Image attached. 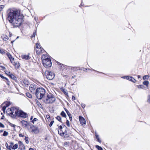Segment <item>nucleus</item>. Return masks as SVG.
<instances>
[{"instance_id": "59", "label": "nucleus", "mask_w": 150, "mask_h": 150, "mask_svg": "<svg viewBox=\"0 0 150 150\" xmlns=\"http://www.w3.org/2000/svg\"><path fill=\"white\" fill-rule=\"evenodd\" d=\"M58 65L59 66H60V67H62V65H63V64H61V63H58Z\"/></svg>"}, {"instance_id": "51", "label": "nucleus", "mask_w": 150, "mask_h": 150, "mask_svg": "<svg viewBox=\"0 0 150 150\" xmlns=\"http://www.w3.org/2000/svg\"><path fill=\"white\" fill-rule=\"evenodd\" d=\"M4 79H5L8 82V83H7V84H8V85H9V83H10V81H9L8 79L7 78H6V77H5V78Z\"/></svg>"}, {"instance_id": "58", "label": "nucleus", "mask_w": 150, "mask_h": 150, "mask_svg": "<svg viewBox=\"0 0 150 150\" xmlns=\"http://www.w3.org/2000/svg\"><path fill=\"white\" fill-rule=\"evenodd\" d=\"M19 136L20 137H23L24 135H23L22 134H19Z\"/></svg>"}, {"instance_id": "21", "label": "nucleus", "mask_w": 150, "mask_h": 150, "mask_svg": "<svg viewBox=\"0 0 150 150\" xmlns=\"http://www.w3.org/2000/svg\"><path fill=\"white\" fill-rule=\"evenodd\" d=\"M42 60H46L50 59L47 56H45L44 55H43L42 56Z\"/></svg>"}, {"instance_id": "15", "label": "nucleus", "mask_w": 150, "mask_h": 150, "mask_svg": "<svg viewBox=\"0 0 150 150\" xmlns=\"http://www.w3.org/2000/svg\"><path fill=\"white\" fill-rule=\"evenodd\" d=\"M18 143L19 144V146H20V148H21V149H25V147L24 146V145L23 144V143L21 141H19L18 142Z\"/></svg>"}, {"instance_id": "32", "label": "nucleus", "mask_w": 150, "mask_h": 150, "mask_svg": "<svg viewBox=\"0 0 150 150\" xmlns=\"http://www.w3.org/2000/svg\"><path fill=\"white\" fill-rule=\"evenodd\" d=\"M4 72L6 74L8 75L9 76V75H11V74L10 72L8 71H5Z\"/></svg>"}, {"instance_id": "50", "label": "nucleus", "mask_w": 150, "mask_h": 150, "mask_svg": "<svg viewBox=\"0 0 150 150\" xmlns=\"http://www.w3.org/2000/svg\"><path fill=\"white\" fill-rule=\"evenodd\" d=\"M4 79H5L8 82V83H7V84H8V85H9V83H10V81H9L8 79L7 78H6V77H5V78Z\"/></svg>"}, {"instance_id": "62", "label": "nucleus", "mask_w": 150, "mask_h": 150, "mask_svg": "<svg viewBox=\"0 0 150 150\" xmlns=\"http://www.w3.org/2000/svg\"><path fill=\"white\" fill-rule=\"evenodd\" d=\"M3 131V130H0V133L2 132Z\"/></svg>"}, {"instance_id": "61", "label": "nucleus", "mask_w": 150, "mask_h": 150, "mask_svg": "<svg viewBox=\"0 0 150 150\" xmlns=\"http://www.w3.org/2000/svg\"><path fill=\"white\" fill-rule=\"evenodd\" d=\"M10 144H11L10 145H11V146H12V145H13V142H10Z\"/></svg>"}, {"instance_id": "30", "label": "nucleus", "mask_w": 150, "mask_h": 150, "mask_svg": "<svg viewBox=\"0 0 150 150\" xmlns=\"http://www.w3.org/2000/svg\"><path fill=\"white\" fill-rule=\"evenodd\" d=\"M36 53L38 54L40 53L41 51V49L40 48V49H36Z\"/></svg>"}, {"instance_id": "11", "label": "nucleus", "mask_w": 150, "mask_h": 150, "mask_svg": "<svg viewBox=\"0 0 150 150\" xmlns=\"http://www.w3.org/2000/svg\"><path fill=\"white\" fill-rule=\"evenodd\" d=\"M21 123L22 124V126L25 128H27L28 125H30V122L24 120L21 121Z\"/></svg>"}, {"instance_id": "7", "label": "nucleus", "mask_w": 150, "mask_h": 150, "mask_svg": "<svg viewBox=\"0 0 150 150\" xmlns=\"http://www.w3.org/2000/svg\"><path fill=\"white\" fill-rule=\"evenodd\" d=\"M46 76L47 79L49 80H52L54 77V75L53 73L49 71L45 72Z\"/></svg>"}, {"instance_id": "3", "label": "nucleus", "mask_w": 150, "mask_h": 150, "mask_svg": "<svg viewBox=\"0 0 150 150\" xmlns=\"http://www.w3.org/2000/svg\"><path fill=\"white\" fill-rule=\"evenodd\" d=\"M45 93V90L42 88H39L36 89L35 94L38 99H41Z\"/></svg>"}, {"instance_id": "9", "label": "nucleus", "mask_w": 150, "mask_h": 150, "mask_svg": "<svg viewBox=\"0 0 150 150\" xmlns=\"http://www.w3.org/2000/svg\"><path fill=\"white\" fill-rule=\"evenodd\" d=\"M30 128L32 129V132L35 134H37L39 132V130L38 127L33 125H30Z\"/></svg>"}, {"instance_id": "26", "label": "nucleus", "mask_w": 150, "mask_h": 150, "mask_svg": "<svg viewBox=\"0 0 150 150\" xmlns=\"http://www.w3.org/2000/svg\"><path fill=\"white\" fill-rule=\"evenodd\" d=\"M56 119L60 122H61V118L60 116H58L56 117Z\"/></svg>"}, {"instance_id": "57", "label": "nucleus", "mask_w": 150, "mask_h": 150, "mask_svg": "<svg viewBox=\"0 0 150 150\" xmlns=\"http://www.w3.org/2000/svg\"><path fill=\"white\" fill-rule=\"evenodd\" d=\"M0 67L1 68H2L3 69H6V68L5 67H4V66H0Z\"/></svg>"}, {"instance_id": "31", "label": "nucleus", "mask_w": 150, "mask_h": 150, "mask_svg": "<svg viewBox=\"0 0 150 150\" xmlns=\"http://www.w3.org/2000/svg\"><path fill=\"white\" fill-rule=\"evenodd\" d=\"M96 147L97 148L98 150H103V149L101 146H100L98 145H96Z\"/></svg>"}, {"instance_id": "25", "label": "nucleus", "mask_w": 150, "mask_h": 150, "mask_svg": "<svg viewBox=\"0 0 150 150\" xmlns=\"http://www.w3.org/2000/svg\"><path fill=\"white\" fill-rule=\"evenodd\" d=\"M26 96L29 98H31L32 97L31 95L29 93H27L26 94Z\"/></svg>"}, {"instance_id": "40", "label": "nucleus", "mask_w": 150, "mask_h": 150, "mask_svg": "<svg viewBox=\"0 0 150 150\" xmlns=\"http://www.w3.org/2000/svg\"><path fill=\"white\" fill-rule=\"evenodd\" d=\"M66 124H67V125L68 127H69L70 126V125L69 121L68 120H67Z\"/></svg>"}, {"instance_id": "5", "label": "nucleus", "mask_w": 150, "mask_h": 150, "mask_svg": "<svg viewBox=\"0 0 150 150\" xmlns=\"http://www.w3.org/2000/svg\"><path fill=\"white\" fill-rule=\"evenodd\" d=\"M19 111V109L15 107H13L10 109L7 110V112H9V115L13 118H15L17 116Z\"/></svg>"}, {"instance_id": "19", "label": "nucleus", "mask_w": 150, "mask_h": 150, "mask_svg": "<svg viewBox=\"0 0 150 150\" xmlns=\"http://www.w3.org/2000/svg\"><path fill=\"white\" fill-rule=\"evenodd\" d=\"M5 146L8 149L10 150H11V149L12 148V146H11V145L8 146V144L7 143H6L5 144Z\"/></svg>"}, {"instance_id": "55", "label": "nucleus", "mask_w": 150, "mask_h": 150, "mask_svg": "<svg viewBox=\"0 0 150 150\" xmlns=\"http://www.w3.org/2000/svg\"><path fill=\"white\" fill-rule=\"evenodd\" d=\"M72 99L73 100H75L76 98L75 96H72Z\"/></svg>"}, {"instance_id": "24", "label": "nucleus", "mask_w": 150, "mask_h": 150, "mask_svg": "<svg viewBox=\"0 0 150 150\" xmlns=\"http://www.w3.org/2000/svg\"><path fill=\"white\" fill-rule=\"evenodd\" d=\"M61 115L63 117H66V115L64 111H62L61 113Z\"/></svg>"}, {"instance_id": "16", "label": "nucleus", "mask_w": 150, "mask_h": 150, "mask_svg": "<svg viewBox=\"0 0 150 150\" xmlns=\"http://www.w3.org/2000/svg\"><path fill=\"white\" fill-rule=\"evenodd\" d=\"M23 83L25 86H28L29 84V82L26 79H24L23 81Z\"/></svg>"}, {"instance_id": "2", "label": "nucleus", "mask_w": 150, "mask_h": 150, "mask_svg": "<svg viewBox=\"0 0 150 150\" xmlns=\"http://www.w3.org/2000/svg\"><path fill=\"white\" fill-rule=\"evenodd\" d=\"M68 130V128L64 125H60L58 129V133L59 135L66 138L69 137L67 132Z\"/></svg>"}, {"instance_id": "60", "label": "nucleus", "mask_w": 150, "mask_h": 150, "mask_svg": "<svg viewBox=\"0 0 150 150\" xmlns=\"http://www.w3.org/2000/svg\"><path fill=\"white\" fill-rule=\"evenodd\" d=\"M33 118V116H32L31 117L30 119L31 121H32V120H33L32 119Z\"/></svg>"}, {"instance_id": "33", "label": "nucleus", "mask_w": 150, "mask_h": 150, "mask_svg": "<svg viewBox=\"0 0 150 150\" xmlns=\"http://www.w3.org/2000/svg\"><path fill=\"white\" fill-rule=\"evenodd\" d=\"M11 62L12 64L14 63V58L13 57L10 59Z\"/></svg>"}, {"instance_id": "46", "label": "nucleus", "mask_w": 150, "mask_h": 150, "mask_svg": "<svg viewBox=\"0 0 150 150\" xmlns=\"http://www.w3.org/2000/svg\"><path fill=\"white\" fill-rule=\"evenodd\" d=\"M36 35V32H35L33 33V35H32L31 36V38H32L33 37H35Z\"/></svg>"}, {"instance_id": "27", "label": "nucleus", "mask_w": 150, "mask_h": 150, "mask_svg": "<svg viewBox=\"0 0 150 150\" xmlns=\"http://www.w3.org/2000/svg\"><path fill=\"white\" fill-rule=\"evenodd\" d=\"M143 84L144 85L148 86L149 84V82L148 81H144L143 82Z\"/></svg>"}, {"instance_id": "37", "label": "nucleus", "mask_w": 150, "mask_h": 150, "mask_svg": "<svg viewBox=\"0 0 150 150\" xmlns=\"http://www.w3.org/2000/svg\"><path fill=\"white\" fill-rule=\"evenodd\" d=\"M147 101L148 103H150V95L148 96L147 99Z\"/></svg>"}, {"instance_id": "38", "label": "nucleus", "mask_w": 150, "mask_h": 150, "mask_svg": "<svg viewBox=\"0 0 150 150\" xmlns=\"http://www.w3.org/2000/svg\"><path fill=\"white\" fill-rule=\"evenodd\" d=\"M149 77V76L148 75H145L143 77V79L144 80H146V79H147Z\"/></svg>"}, {"instance_id": "12", "label": "nucleus", "mask_w": 150, "mask_h": 150, "mask_svg": "<svg viewBox=\"0 0 150 150\" xmlns=\"http://www.w3.org/2000/svg\"><path fill=\"white\" fill-rule=\"evenodd\" d=\"M36 86L33 84H31L29 87V89L31 92L35 93V89L36 88Z\"/></svg>"}, {"instance_id": "35", "label": "nucleus", "mask_w": 150, "mask_h": 150, "mask_svg": "<svg viewBox=\"0 0 150 150\" xmlns=\"http://www.w3.org/2000/svg\"><path fill=\"white\" fill-rule=\"evenodd\" d=\"M40 46L39 45L38 43H36V49H40Z\"/></svg>"}, {"instance_id": "22", "label": "nucleus", "mask_w": 150, "mask_h": 150, "mask_svg": "<svg viewBox=\"0 0 150 150\" xmlns=\"http://www.w3.org/2000/svg\"><path fill=\"white\" fill-rule=\"evenodd\" d=\"M13 64H14L15 67L17 68H18L19 67V64L18 63H13Z\"/></svg>"}, {"instance_id": "1", "label": "nucleus", "mask_w": 150, "mask_h": 150, "mask_svg": "<svg viewBox=\"0 0 150 150\" xmlns=\"http://www.w3.org/2000/svg\"><path fill=\"white\" fill-rule=\"evenodd\" d=\"M7 19L13 27L21 25L23 21L24 16L18 11L9 8L7 10Z\"/></svg>"}, {"instance_id": "8", "label": "nucleus", "mask_w": 150, "mask_h": 150, "mask_svg": "<svg viewBox=\"0 0 150 150\" xmlns=\"http://www.w3.org/2000/svg\"><path fill=\"white\" fill-rule=\"evenodd\" d=\"M17 116L24 118L28 117V115L27 113L24 112L23 111L19 110Z\"/></svg>"}, {"instance_id": "6", "label": "nucleus", "mask_w": 150, "mask_h": 150, "mask_svg": "<svg viewBox=\"0 0 150 150\" xmlns=\"http://www.w3.org/2000/svg\"><path fill=\"white\" fill-rule=\"evenodd\" d=\"M42 63L44 66L47 68H48L51 67L52 65L51 60L50 59L46 60H42Z\"/></svg>"}, {"instance_id": "20", "label": "nucleus", "mask_w": 150, "mask_h": 150, "mask_svg": "<svg viewBox=\"0 0 150 150\" xmlns=\"http://www.w3.org/2000/svg\"><path fill=\"white\" fill-rule=\"evenodd\" d=\"M95 136L96 137L98 141L99 142V143H100L101 142V141L99 137V135L96 133Z\"/></svg>"}, {"instance_id": "52", "label": "nucleus", "mask_w": 150, "mask_h": 150, "mask_svg": "<svg viewBox=\"0 0 150 150\" xmlns=\"http://www.w3.org/2000/svg\"><path fill=\"white\" fill-rule=\"evenodd\" d=\"M4 79H5L8 82V83H7V84H8V85H9V83H10V81H9L8 79L7 78H6V77H5V78Z\"/></svg>"}, {"instance_id": "64", "label": "nucleus", "mask_w": 150, "mask_h": 150, "mask_svg": "<svg viewBox=\"0 0 150 150\" xmlns=\"http://www.w3.org/2000/svg\"><path fill=\"white\" fill-rule=\"evenodd\" d=\"M29 150H34V149H33V148H30L29 149Z\"/></svg>"}, {"instance_id": "18", "label": "nucleus", "mask_w": 150, "mask_h": 150, "mask_svg": "<svg viewBox=\"0 0 150 150\" xmlns=\"http://www.w3.org/2000/svg\"><path fill=\"white\" fill-rule=\"evenodd\" d=\"M2 39L4 40H6L8 39V37L6 35H3L2 36Z\"/></svg>"}, {"instance_id": "14", "label": "nucleus", "mask_w": 150, "mask_h": 150, "mask_svg": "<svg viewBox=\"0 0 150 150\" xmlns=\"http://www.w3.org/2000/svg\"><path fill=\"white\" fill-rule=\"evenodd\" d=\"M21 57L23 59L25 60H28L30 58L29 55H21Z\"/></svg>"}, {"instance_id": "39", "label": "nucleus", "mask_w": 150, "mask_h": 150, "mask_svg": "<svg viewBox=\"0 0 150 150\" xmlns=\"http://www.w3.org/2000/svg\"><path fill=\"white\" fill-rule=\"evenodd\" d=\"M28 137H25V142L27 144H28L29 143V141L28 140Z\"/></svg>"}, {"instance_id": "48", "label": "nucleus", "mask_w": 150, "mask_h": 150, "mask_svg": "<svg viewBox=\"0 0 150 150\" xmlns=\"http://www.w3.org/2000/svg\"><path fill=\"white\" fill-rule=\"evenodd\" d=\"M0 127L2 128H4V125L1 122H0Z\"/></svg>"}, {"instance_id": "41", "label": "nucleus", "mask_w": 150, "mask_h": 150, "mask_svg": "<svg viewBox=\"0 0 150 150\" xmlns=\"http://www.w3.org/2000/svg\"><path fill=\"white\" fill-rule=\"evenodd\" d=\"M5 104L6 105V107H7L10 105V103L9 102H7L6 103H5Z\"/></svg>"}, {"instance_id": "34", "label": "nucleus", "mask_w": 150, "mask_h": 150, "mask_svg": "<svg viewBox=\"0 0 150 150\" xmlns=\"http://www.w3.org/2000/svg\"><path fill=\"white\" fill-rule=\"evenodd\" d=\"M139 88H144L145 87L143 85H140L137 86Z\"/></svg>"}, {"instance_id": "23", "label": "nucleus", "mask_w": 150, "mask_h": 150, "mask_svg": "<svg viewBox=\"0 0 150 150\" xmlns=\"http://www.w3.org/2000/svg\"><path fill=\"white\" fill-rule=\"evenodd\" d=\"M18 148V144H15L12 147V149H16Z\"/></svg>"}, {"instance_id": "36", "label": "nucleus", "mask_w": 150, "mask_h": 150, "mask_svg": "<svg viewBox=\"0 0 150 150\" xmlns=\"http://www.w3.org/2000/svg\"><path fill=\"white\" fill-rule=\"evenodd\" d=\"M6 107H7L6 106H4L2 107V110L4 112H5Z\"/></svg>"}, {"instance_id": "45", "label": "nucleus", "mask_w": 150, "mask_h": 150, "mask_svg": "<svg viewBox=\"0 0 150 150\" xmlns=\"http://www.w3.org/2000/svg\"><path fill=\"white\" fill-rule=\"evenodd\" d=\"M37 120H38V119L37 118H35L33 120H32V121H31V122L33 123H34V122L36 121Z\"/></svg>"}, {"instance_id": "10", "label": "nucleus", "mask_w": 150, "mask_h": 150, "mask_svg": "<svg viewBox=\"0 0 150 150\" xmlns=\"http://www.w3.org/2000/svg\"><path fill=\"white\" fill-rule=\"evenodd\" d=\"M123 79L128 80L134 83H135L136 80L132 76H124L122 77Z\"/></svg>"}, {"instance_id": "63", "label": "nucleus", "mask_w": 150, "mask_h": 150, "mask_svg": "<svg viewBox=\"0 0 150 150\" xmlns=\"http://www.w3.org/2000/svg\"><path fill=\"white\" fill-rule=\"evenodd\" d=\"M12 57H13L11 55V57H8V58L10 59H11V58H12Z\"/></svg>"}, {"instance_id": "56", "label": "nucleus", "mask_w": 150, "mask_h": 150, "mask_svg": "<svg viewBox=\"0 0 150 150\" xmlns=\"http://www.w3.org/2000/svg\"><path fill=\"white\" fill-rule=\"evenodd\" d=\"M69 120H70L71 121V120H72V116H71V115H70L69 116Z\"/></svg>"}, {"instance_id": "13", "label": "nucleus", "mask_w": 150, "mask_h": 150, "mask_svg": "<svg viewBox=\"0 0 150 150\" xmlns=\"http://www.w3.org/2000/svg\"><path fill=\"white\" fill-rule=\"evenodd\" d=\"M79 120L81 124L83 126H84L86 123L85 119L82 117L79 116Z\"/></svg>"}, {"instance_id": "49", "label": "nucleus", "mask_w": 150, "mask_h": 150, "mask_svg": "<svg viewBox=\"0 0 150 150\" xmlns=\"http://www.w3.org/2000/svg\"><path fill=\"white\" fill-rule=\"evenodd\" d=\"M9 125L11 126L12 127H15L16 126V125H15L11 123H10Z\"/></svg>"}, {"instance_id": "29", "label": "nucleus", "mask_w": 150, "mask_h": 150, "mask_svg": "<svg viewBox=\"0 0 150 150\" xmlns=\"http://www.w3.org/2000/svg\"><path fill=\"white\" fill-rule=\"evenodd\" d=\"M64 109L68 116H69V115L70 116V115H71L69 112V111L67 109L64 108Z\"/></svg>"}, {"instance_id": "43", "label": "nucleus", "mask_w": 150, "mask_h": 150, "mask_svg": "<svg viewBox=\"0 0 150 150\" xmlns=\"http://www.w3.org/2000/svg\"><path fill=\"white\" fill-rule=\"evenodd\" d=\"M5 53V52L4 50H1L0 49V53L2 54H4Z\"/></svg>"}, {"instance_id": "28", "label": "nucleus", "mask_w": 150, "mask_h": 150, "mask_svg": "<svg viewBox=\"0 0 150 150\" xmlns=\"http://www.w3.org/2000/svg\"><path fill=\"white\" fill-rule=\"evenodd\" d=\"M8 134V133L6 131H4L3 134V136H6Z\"/></svg>"}, {"instance_id": "42", "label": "nucleus", "mask_w": 150, "mask_h": 150, "mask_svg": "<svg viewBox=\"0 0 150 150\" xmlns=\"http://www.w3.org/2000/svg\"><path fill=\"white\" fill-rule=\"evenodd\" d=\"M54 121H53V120H52V121H51V122H50V124H49V126L50 127H51L52 126V125L53 123H54Z\"/></svg>"}, {"instance_id": "44", "label": "nucleus", "mask_w": 150, "mask_h": 150, "mask_svg": "<svg viewBox=\"0 0 150 150\" xmlns=\"http://www.w3.org/2000/svg\"><path fill=\"white\" fill-rule=\"evenodd\" d=\"M4 7V5H2L0 6V11H1L3 9Z\"/></svg>"}, {"instance_id": "54", "label": "nucleus", "mask_w": 150, "mask_h": 150, "mask_svg": "<svg viewBox=\"0 0 150 150\" xmlns=\"http://www.w3.org/2000/svg\"><path fill=\"white\" fill-rule=\"evenodd\" d=\"M0 77L2 79H4L5 78V77L4 76L0 74Z\"/></svg>"}, {"instance_id": "17", "label": "nucleus", "mask_w": 150, "mask_h": 150, "mask_svg": "<svg viewBox=\"0 0 150 150\" xmlns=\"http://www.w3.org/2000/svg\"><path fill=\"white\" fill-rule=\"evenodd\" d=\"M9 77L14 80L16 81L17 80L16 77L12 74H11V75H9Z\"/></svg>"}, {"instance_id": "47", "label": "nucleus", "mask_w": 150, "mask_h": 150, "mask_svg": "<svg viewBox=\"0 0 150 150\" xmlns=\"http://www.w3.org/2000/svg\"><path fill=\"white\" fill-rule=\"evenodd\" d=\"M81 107H82V108H85L86 105L85 104H84L83 103H81Z\"/></svg>"}, {"instance_id": "53", "label": "nucleus", "mask_w": 150, "mask_h": 150, "mask_svg": "<svg viewBox=\"0 0 150 150\" xmlns=\"http://www.w3.org/2000/svg\"><path fill=\"white\" fill-rule=\"evenodd\" d=\"M6 55L8 57H11V55L10 54V53L8 52H7L6 53Z\"/></svg>"}, {"instance_id": "4", "label": "nucleus", "mask_w": 150, "mask_h": 150, "mask_svg": "<svg viewBox=\"0 0 150 150\" xmlns=\"http://www.w3.org/2000/svg\"><path fill=\"white\" fill-rule=\"evenodd\" d=\"M55 100L54 95L51 93L47 94L46 97L44 99V101L46 104L52 103Z\"/></svg>"}]
</instances>
